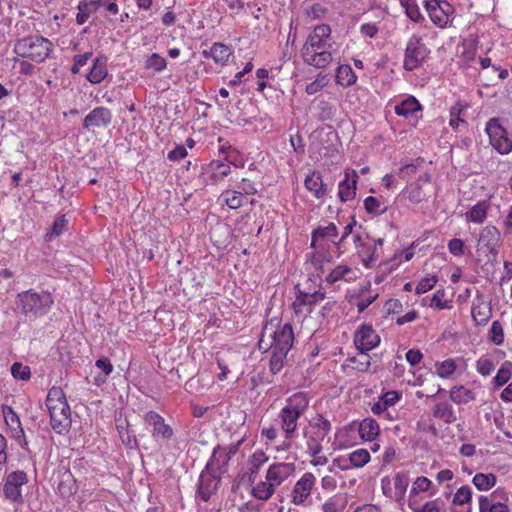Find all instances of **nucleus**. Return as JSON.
Segmentation results:
<instances>
[{"label": "nucleus", "mask_w": 512, "mask_h": 512, "mask_svg": "<svg viewBox=\"0 0 512 512\" xmlns=\"http://www.w3.org/2000/svg\"><path fill=\"white\" fill-rule=\"evenodd\" d=\"M409 485V477L407 473L400 472L397 473L394 477V487L395 490L401 494H404Z\"/></svg>", "instance_id": "56"}, {"label": "nucleus", "mask_w": 512, "mask_h": 512, "mask_svg": "<svg viewBox=\"0 0 512 512\" xmlns=\"http://www.w3.org/2000/svg\"><path fill=\"white\" fill-rule=\"evenodd\" d=\"M311 426L316 428L315 434L322 440H324L331 431V423L323 415L318 414L311 422Z\"/></svg>", "instance_id": "38"}, {"label": "nucleus", "mask_w": 512, "mask_h": 512, "mask_svg": "<svg viewBox=\"0 0 512 512\" xmlns=\"http://www.w3.org/2000/svg\"><path fill=\"white\" fill-rule=\"evenodd\" d=\"M472 500V490L469 486H461L455 493L453 498L454 505H465L469 504Z\"/></svg>", "instance_id": "47"}, {"label": "nucleus", "mask_w": 512, "mask_h": 512, "mask_svg": "<svg viewBox=\"0 0 512 512\" xmlns=\"http://www.w3.org/2000/svg\"><path fill=\"white\" fill-rule=\"evenodd\" d=\"M436 282L437 278L435 276L422 278L415 288L416 294L420 295L426 293L427 291L431 290L434 287Z\"/></svg>", "instance_id": "54"}, {"label": "nucleus", "mask_w": 512, "mask_h": 512, "mask_svg": "<svg viewBox=\"0 0 512 512\" xmlns=\"http://www.w3.org/2000/svg\"><path fill=\"white\" fill-rule=\"evenodd\" d=\"M473 484L480 491H486L495 486L497 477L492 473H477L474 475Z\"/></svg>", "instance_id": "33"}, {"label": "nucleus", "mask_w": 512, "mask_h": 512, "mask_svg": "<svg viewBox=\"0 0 512 512\" xmlns=\"http://www.w3.org/2000/svg\"><path fill=\"white\" fill-rule=\"evenodd\" d=\"M275 492V488L266 480L261 481L252 489V495L262 501L269 500Z\"/></svg>", "instance_id": "36"}, {"label": "nucleus", "mask_w": 512, "mask_h": 512, "mask_svg": "<svg viewBox=\"0 0 512 512\" xmlns=\"http://www.w3.org/2000/svg\"><path fill=\"white\" fill-rule=\"evenodd\" d=\"M112 112L103 106H99L90 111L83 120V128L88 131L96 129H105L112 122Z\"/></svg>", "instance_id": "10"}, {"label": "nucleus", "mask_w": 512, "mask_h": 512, "mask_svg": "<svg viewBox=\"0 0 512 512\" xmlns=\"http://www.w3.org/2000/svg\"><path fill=\"white\" fill-rule=\"evenodd\" d=\"M421 110V105L418 100L410 96L407 99L403 100L400 104L395 106V113L398 116L409 117L413 115L415 112Z\"/></svg>", "instance_id": "27"}, {"label": "nucleus", "mask_w": 512, "mask_h": 512, "mask_svg": "<svg viewBox=\"0 0 512 512\" xmlns=\"http://www.w3.org/2000/svg\"><path fill=\"white\" fill-rule=\"evenodd\" d=\"M15 53L34 62H43L52 51V43L42 36H29L18 40L14 46Z\"/></svg>", "instance_id": "6"}, {"label": "nucleus", "mask_w": 512, "mask_h": 512, "mask_svg": "<svg viewBox=\"0 0 512 512\" xmlns=\"http://www.w3.org/2000/svg\"><path fill=\"white\" fill-rule=\"evenodd\" d=\"M309 303L307 302L305 297L303 296V292L300 291L299 294L296 296L295 301L292 304V307L294 309V312L299 314H308L306 312V309L309 308Z\"/></svg>", "instance_id": "58"}, {"label": "nucleus", "mask_w": 512, "mask_h": 512, "mask_svg": "<svg viewBox=\"0 0 512 512\" xmlns=\"http://www.w3.org/2000/svg\"><path fill=\"white\" fill-rule=\"evenodd\" d=\"M315 482L316 477L312 473H304L292 489L291 502L294 505H305L311 495Z\"/></svg>", "instance_id": "9"}, {"label": "nucleus", "mask_w": 512, "mask_h": 512, "mask_svg": "<svg viewBox=\"0 0 512 512\" xmlns=\"http://www.w3.org/2000/svg\"><path fill=\"white\" fill-rule=\"evenodd\" d=\"M107 73L106 58L97 57L93 61V66L87 75V79L92 84H99L105 79Z\"/></svg>", "instance_id": "23"}, {"label": "nucleus", "mask_w": 512, "mask_h": 512, "mask_svg": "<svg viewBox=\"0 0 512 512\" xmlns=\"http://www.w3.org/2000/svg\"><path fill=\"white\" fill-rule=\"evenodd\" d=\"M68 224V220L66 219L65 215L59 216L54 221V224L52 226L51 234L49 236V240L52 239V237H57L61 235L65 229V227Z\"/></svg>", "instance_id": "59"}, {"label": "nucleus", "mask_w": 512, "mask_h": 512, "mask_svg": "<svg viewBox=\"0 0 512 512\" xmlns=\"http://www.w3.org/2000/svg\"><path fill=\"white\" fill-rule=\"evenodd\" d=\"M455 370H456V364H455L454 360L449 359V360L443 361L439 365V367L437 369V374L441 378H448L455 372Z\"/></svg>", "instance_id": "52"}, {"label": "nucleus", "mask_w": 512, "mask_h": 512, "mask_svg": "<svg viewBox=\"0 0 512 512\" xmlns=\"http://www.w3.org/2000/svg\"><path fill=\"white\" fill-rule=\"evenodd\" d=\"M322 441L323 440L320 439L316 434H315V436H311L307 439V450H308V453L312 457H315L321 453V451H322L321 442Z\"/></svg>", "instance_id": "55"}, {"label": "nucleus", "mask_w": 512, "mask_h": 512, "mask_svg": "<svg viewBox=\"0 0 512 512\" xmlns=\"http://www.w3.org/2000/svg\"><path fill=\"white\" fill-rule=\"evenodd\" d=\"M433 416L437 419H442L447 424H452L456 421L452 406L447 402L437 403L433 408Z\"/></svg>", "instance_id": "30"}, {"label": "nucleus", "mask_w": 512, "mask_h": 512, "mask_svg": "<svg viewBox=\"0 0 512 512\" xmlns=\"http://www.w3.org/2000/svg\"><path fill=\"white\" fill-rule=\"evenodd\" d=\"M486 132L492 147L500 154L506 155L512 151V138L502 126L499 119L491 118L486 124Z\"/></svg>", "instance_id": "7"}, {"label": "nucleus", "mask_w": 512, "mask_h": 512, "mask_svg": "<svg viewBox=\"0 0 512 512\" xmlns=\"http://www.w3.org/2000/svg\"><path fill=\"white\" fill-rule=\"evenodd\" d=\"M267 460L268 457L263 451L254 452L248 460L247 470L240 475V479L242 481H247L250 484L254 483L259 469L267 462Z\"/></svg>", "instance_id": "19"}, {"label": "nucleus", "mask_w": 512, "mask_h": 512, "mask_svg": "<svg viewBox=\"0 0 512 512\" xmlns=\"http://www.w3.org/2000/svg\"><path fill=\"white\" fill-rule=\"evenodd\" d=\"M370 460V454L366 449H357L350 453L349 462L353 467H363Z\"/></svg>", "instance_id": "42"}, {"label": "nucleus", "mask_w": 512, "mask_h": 512, "mask_svg": "<svg viewBox=\"0 0 512 512\" xmlns=\"http://www.w3.org/2000/svg\"><path fill=\"white\" fill-rule=\"evenodd\" d=\"M331 32L329 25L320 24L308 35L301 50L302 58L306 64L316 68H325L332 62L333 56L330 51L332 44L328 43Z\"/></svg>", "instance_id": "1"}, {"label": "nucleus", "mask_w": 512, "mask_h": 512, "mask_svg": "<svg viewBox=\"0 0 512 512\" xmlns=\"http://www.w3.org/2000/svg\"><path fill=\"white\" fill-rule=\"evenodd\" d=\"M488 207L487 201H480L466 213V218L474 223H482L487 216Z\"/></svg>", "instance_id": "32"}, {"label": "nucleus", "mask_w": 512, "mask_h": 512, "mask_svg": "<svg viewBox=\"0 0 512 512\" xmlns=\"http://www.w3.org/2000/svg\"><path fill=\"white\" fill-rule=\"evenodd\" d=\"M303 296L305 297L307 302L309 303V308L306 309L307 313H311L313 310V306L320 300L325 298V292L318 290L313 293H305L303 292Z\"/></svg>", "instance_id": "60"}, {"label": "nucleus", "mask_w": 512, "mask_h": 512, "mask_svg": "<svg viewBox=\"0 0 512 512\" xmlns=\"http://www.w3.org/2000/svg\"><path fill=\"white\" fill-rule=\"evenodd\" d=\"M424 160L421 158H418L415 163H409L401 167L398 171V175L400 178L406 179L410 177L411 175L415 174L417 171V164L423 163Z\"/></svg>", "instance_id": "62"}, {"label": "nucleus", "mask_w": 512, "mask_h": 512, "mask_svg": "<svg viewBox=\"0 0 512 512\" xmlns=\"http://www.w3.org/2000/svg\"><path fill=\"white\" fill-rule=\"evenodd\" d=\"M229 461L230 459L227 456L226 448L218 445L214 448L212 456L208 461L205 470L209 473L212 472L213 474L215 473L221 476V474L227 471Z\"/></svg>", "instance_id": "17"}, {"label": "nucleus", "mask_w": 512, "mask_h": 512, "mask_svg": "<svg viewBox=\"0 0 512 512\" xmlns=\"http://www.w3.org/2000/svg\"><path fill=\"white\" fill-rule=\"evenodd\" d=\"M354 343L361 353H366L380 343V336L371 325H362L355 333Z\"/></svg>", "instance_id": "14"}, {"label": "nucleus", "mask_w": 512, "mask_h": 512, "mask_svg": "<svg viewBox=\"0 0 512 512\" xmlns=\"http://www.w3.org/2000/svg\"><path fill=\"white\" fill-rule=\"evenodd\" d=\"M293 472L294 465L292 463H275L268 468L266 473V480L273 486V488L276 489Z\"/></svg>", "instance_id": "16"}, {"label": "nucleus", "mask_w": 512, "mask_h": 512, "mask_svg": "<svg viewBox=\"0 0 512 512\" xmlns=\"http://www.w3.org/2000/svg\"><path fill=\"white\" fill-rule=\"evenodd\" d=\"M364 208L367 213L381 215L387 211V205L377 197L369 196L364 200Z\"/></svg>", "instance_id": "37"}, {"label": "nucleus", "mask_w": 512, "mask_h": 512, "mask_svg": "<svg viewBox=\"0 0 512 512\" xmlns=\"http://www.w3.org/2000/svg\"><path fill=\"white\" fill-rule=\"evenodd\" d=\"M320 238L330 237L335 238L338 236V229L334 223H329L327 226H319L314 229V236Z\"/></svg>", "instance_id": "51"}, {"label": "nucleus", "mask_w": 512, "mask_h": 512, "mask_svg": "<svg viewBox=\"0 0 512 512\" xmlns=\"http://www.w3.org/2000/svg\"><path fill=\"white\" fill-rule=\"evenodd\" d=\"M224 201L231 209H237L242 206V194L238 191L227 190L221 195Z\"/></svg>", "instance_id": "48"}, {"label": "nucleus", "mask_w": 512, "mask_h": 512, "mask_svg": "<svg viewBox=\"0 0 512 512\" xmlns=\"http://www.w3.org/2000/svg\"><path fill=\"white\" fill-rule=\"evenodd\" d=\"M357 173L352 170L345 171V179L339 183L338 196L342 202L352 200L356 195Z\"/></svg>", "instance_id": "20"}, {"label": "nucleus", "mask_w": 512, "mask_h": 512, "mask_svg": "<svg viewBox=\"0 0 512 512\" xmlns=\"http://www.w3.org/2000/svg\"><path fill=\"white\" fill-rule=\"evenodd\" d=\"M145 424L152 428V436L155 440L171 439L173 429L165 423L164 418L155 411H149L144 416Z\"/></svg>", "instance_id": "13"}, {"label": "nucleus", "mask_w": 512, "mask_h": 512, "mask_svg": "<svg viewBox=\"0 0 512 512\" xmlns=\"http://www.w3.org/2000/svg\"><path fill=\"white\" fill-rule=\"evenodd\" d=\"M343 507L339 504L336 498H329L323 505V512H342Z\"/></svg>", "instance_id": "64"}, {"label": "nucleus", "mask_w": 512, "mask_h": 512, "mask_svg": "<svg viewBox=\"0 0 512 512\" xmlns=\"http://www.w3.org/2000/svg\"><path fill=\"white\" fill-rule=\"evenodd\" d=\"M327 84L326 76H319L315 81L306 86V92L313 95L319 92Z\"/></svg>", "instance_id": "63"}, {"label": "nucleus", "mask_w": 512, "mask_h": 512, "mask_svg": "<svg viewBox=\"0 0 512 512\" xmlns=\"http://www.w3.org/2000/svg\"><path fill=\"white\" fill-rule=\"evenodd\" d=\"M220 481L221 477L218 474L204 470L199 477L197 491L201 499L208 501L212 493L217 490Z\"/></svg>", "instance_id": "18"}, {"label": "nucleus", "mask_w": 512, "mask_h": 512, "mask_svg": "<svg viewBox=\"0 0 512 512\" xmlns=\"http://www.w3.org/2000/svg\"><path fill=\"white\" fill-rule=\"evenodd\" d=\"M231 172L228 162L222 160H212L202 173V182L206 185H215L221 182Z\"/></svg>", "instance_id": "12"}, {"label": "nucleus", "mask_w": 512, "mask_h": 512, "mask_svg": "<svg viewBox=\"0 0 512 512\" xmlns=\"http://www.w3.org/2000/svg\"><path fill=\"white\" fill-rule=\"evenodd\" d=\"M355 248L358 256L361 258L363 265L367 268L376 261L377 255L375 254V246L372 245L368 235L365 237L355 234L353 236Z\"/></svg>", "instance_id": "15"}, {"label": "nucleus", "mask_w": 512, "mask_h": 512, "mask_svg": "<svg viewBox=\"0 0 512 512\" xmlns=\"http://www.w3.org/2000/svg\"><path fill=\"white\" fill-rule=\"evenodd\" d=\"M117 430L122 443L128 448L138 447L136 436L132 431L129 430V423L127 420L118 421Z\"/></svg>", "instance_id": "28"}, {"label": "nucleus", "mask_w": 512, "mask_h": 512, "mask_svg": "<svg viewBox=\"0 0 512 512\" xmlns=\"http://www.w3.org/2000/svg\"><path fill=\"white\" fill-rule=\"evenodd\" d=\"M54 304V297L49 291L40 292L28 289L17 294L15 299V310L25 317L34 321L50 312Z\"/></svg>", "instance_id": "2"}, {"label": "nucleus", "mask_w": 512, "mask_h": 512, "mask_svg": "<svg viewBox=\"0 0 512 512\" xmlns=\"http://www.w3.org/2000/svg\"><path fill=\"white\" fill-rule=\"evenodd\" d=\"M471 314L478 325H485L491 317V308L483 301L473 302Z\"/></svg>", "instance_id": "26"}, {"label": "nucleus", "mask_w": 512, "mask_h": 512, "mask_svg": "<svg viewBox=\"0 0 512 512\" xmlns=\"http://www.w3.org/2000/svg\"><path fill=\"white\" fill-rule=\"evenodd\" d=\"M10 371L12 376L17 380L28 381L31 378L30 367L20 362L13 363Z\"/></svg>", "instance_id": "45"}, {"label": "nucleus", "mask_w": 512, "mask_h": 512, "mask_svg": "<svg viewBox=\"0 0 512 512\" xmlns=\"http://www.w3.org/2000/svg\"><path fill=\"white\" fill-rule=\"evenodd\" d=\"M307 190L312 192L318 199L323 198L327 192V184L323 182L322 175L318 171H312L308 174L304 181Z\"/></svg>", "instance_id": "21"}, {"label": "nucleus", "mask_w": 512, "mask_h": 512, "mask_svg": "<svg viewBox=\"0 0 512 512\" xmlns=\"http://www.w3.org/2000/svg\"><path fill=\"white\" fill-rule=\"evenodd\" d=\"M428 491H431L430 495H434L437 489L435 488L430 479H428L425 476H419L415 479V481L412 484L408 500L418 499L419 493Z\"/></svg>", "instance_id": "24"}, {"label": "nucleus", "mask_w": 512, "mask_h": 512, "mask_svg": "<svg viewBox=\"0 0 512 512\" xmlns=\"http://www.w3.org/2000/svg\"><path fill=\"white\" fill-rule=\"evenodd\" d=\"M500 232L495 226H486L479 237V245L486 247L490 252L494 251L500 242Z\"/></svg>", "instance_id": "22"}, {"label": "nucleus", "mask_w": 512, "mask_h": 512, "mask_svg": "<svg viewBox=\"0 0 512 512\" xmlns=\"http://www.w3.org/2000/svg\"><path fill=\"white\" fill-rule=\"evenodd\" d=\"M408 199L413 203H420L426 198V193L423 191L419 182H413L406 188Z\"/></svg>", "instance_id": "44"}, {"label": "nucleus", "mask_w": 512, "mask_h": 512, "mask_svg": "<svg viewBox=\"0 0 512 512\" xmlns=\"http://www.w3.org/2000/svg\"><path fill=\"white\" fill-rule=\"evenodd\" d=\"M269 370L272 374H278L285 365L289 351L270 350Z\"/></svg>", "instance_id": "34"}, {"label": "nucleus", "mask_w": 512, "mask_h": 512, "mask_svg": "<svg viewBox=\"0 0 512 512\" xmlns=\"http://www.w3.org/2000/svg\"><path fill=\"white\" fill-rule=\"evenodd\" d=\"M401 5L412 21L418 22L422 19L416 0H401Z\"/></svg>", "instance_id": "46"}, {"label": "nucleus", "mask_w": 512, "mask_h": 512, "mask_svg": "<svg viewBox=\"0 0 512 512\" xmlns=\"http://www.w3.org/2000/svg\"><path fill=\"white\" fill-rule=\"evenodd\" d=\"M28 482L27 474L23 471H14L10 473L3 487L6 498L14 501H22L21 488Z\"/></svg>", "instance_id": "11"}, {"label": "nucleus", "mask_w": 512, "mask_h": 512, "mask_svg": "<svg viewBox=\"0 0 512 512\" xmlns=\"http://www.w3.org/2000/svg\"><path fill=\"white\" fill-rule=\"evenodd\" d=\"M319 109L320 113L318 115V118L321 121L331 120L334 116V110L332 105L329 102L321 101L319 103Z\"/></svg>", "instance_id": "61"}, {"label": "nucleus", "mask_w": 512, "mask_h": 512, "mask_svg": "<svg viewBox=\"0 0 512 512\" xmlns=\"http://www.w3.org/2000/svg\"><path fill=\"white\" fill-rule=\"evenodd\" d=\"M466 109L467 106L460 102H457L454 106L451 107L449 124L453 129L458 128L460 123L465 122L462 116Z\"/></svg>", "instance_id": "40"}, {"label": "nucleus", "mask_w": 512, "mask_h": 512, "mask_svg": "<svg viewBox=\"0 0 512 512\" xmlns=\"http://www.w3.org/2000/svg\"><path fill=\"white\" fill-rule=\"evenodd\" d=\"M3 415L9 429L20 428L21 421L17 413L10 406H3Z\"/></svg>", "instance_id": "49"}, {"label": "nucleus", "mask_w": 512, "mask_h": 512, "mask_svg": "<svg viewBox=\"0 0 512 512\" xmlns=\"http://www.w3.org/2000/svg\"><path fill=\"white\" fill-rule=\"evenodd\" d=\"M476 368L481 375L488 376L494 370V363L489 358H480L476 363Z\"/></svg>", "instance_id": "57"}, {"label": "nucleus", "mask_w": 512, "mask_h": 512, "mask_svg": "<svg viewBox=\"0 0 512 512\" xmlns=\"http://www.w3.org/2000/svg\"><path fill=\"white\" fill-rule=\"evenodd\" d=\"M336 82L343 86L349 87L356 82V75L350 65H340L336 70Z\"/></svg>", "instance_id": "29"}, {"label": "nucleus", "mask_w": 512, "mask_h": 512, "mask_svg": "<svg viewBox=\"0 0 512 512\" xmlns=\"http://www.w3.org/2000/svg\"><path fill=\"white\" fill-rule=\"evenodd\" d=\"M488 340L495 345H501L504 342V331L499 321H494L488 332Z\"/></svg>", "instance_id": "43"}, {"label": "nucleus", "mask_w": 512, "mask_h": 512, "mask_svg": "<svg viewBox=\"0 0 512 512\" xmlns=\"http://www.w3.org/2000/svg\"><path fill=\"white\" fill-rule=\"evenodd\" d=\"M310 396L306 392H297L288 397L278 415L286 439H293L297 431V422L309 406Z\"/></svg>", "instance_id": "4"}, {"label": "nucleus", "mask_w": 512, "mask_h": 512, "mask_svg": "<svg viewBox=\"0 0 512 512\" xmlns=\"http://www.w3.org/2000/svg\"><path fill=\"white\" fill-rule=\"evenodd\" d=\"M166 66H167L166 59L157 53H153L146 60V68L153 69L154 71H157V72L164 70L166 68Z\"/></svg>", "instance_id": "50"}, {"label": "nucleus", "mask_w": 512, "mask_h": 512, "mask_svg": "<svg viewBox=\"0 0 512 512\" xmlns=\"http://www.w3.org/2000/svg\"><path fill=\"white\" fill-rule=\"evenodd\" d=\"M428 52L429 51L422 39L413 35L409 39L405 49L404 69L407 71H413L418 68L427 57Z\"/></svg>", "instance_id": "8"}, {"label": "nucleus", "mask_w": 512, "mask_h": 512, "mask_svg": "<svg viewBox=\"0 0 512 512\" xmlns=\"http://www.w3.org/2000/svg\"><path fill=\"white\" fill-rule=\"evenodd\" d=\"M512 375V363L510 361H505L500 369L497 371L496 376L494 377V383L496 386L505 385L511 378Z\"/></svg>", "instance_id": "41"}, {"label": "nucleus", "mask_w": 512, "mask_h": 512, "mask_svg": "<svg viewBox=\"0 0 512 512\" xmlns=\"http://www.w3.org/2000/svg\"><path fill=\"white\" fill-rule=\"evenodd\" d=\"M204 55L207 56L208 53L205 51ZM209 55L216 63L225 64L228 61L231 52L228 46L222 43H214L210 48Z\"/></svg>", "instance_id": "31"}, {"label": "nucleus", "mask_w": 512, "mask_h": 512, "mask_svg": "<svg viewBox=\"0 0 512 512\" xmlns=\"http://www.w3.org/2000/svg\"><path fill=\"white\" fill-rule=\"evenodd\" d=\"M380 432L377 421L373 418H365L359 424V435L366 441H373Z\"/></svg>", "instance_id": "25"}, {"label": "nucleus", "mask_w": 512, "mask_h": 512, "mask_svg": "<svg viewBox=\"0 0 512 512\" xmlns=\"http://www.w3.org/2000/svg\"><path fill=\"white\" fill-rule=\"evenodd\" d=\"M46 406L52 429L58 434L68 432L71 427V411L65 393L60 387L53 386L49 390Z\"/></svg>", "instance_id": "5"}, {"label": "nucleus", "mask_w": 512, "mask_h": 512, "mask_svg": "<svg viewBox=\"0 0 512 512\" xmlns=\"http://www.w3.org/2000/svg\"><path fill=\"white\" fill-rule=\"evenodd\" d=\"M408 506L412 512H440L438 500H431L422 505L418 499H411L408 500Z\"/></svg>", "instance_id": "35"}, {"label": "nucleus", "mask_w": 512, "mask_h": 512, "mask_svg": "<svg viewBox=\"0 0 512 512\" xmlns=\"http://www.w3.org/2000/svg\"><path fill=\"white\" fill-rule=\"evenodd\" d=\"M450 399L456 404H462L474 400V396L464 386H454L450 391Z\"/></svg>", "instance_id": "39"}, {"label": "nucleus", "mask_w": 512, "mask_h": 512, "mask_svg": "<svg viewBox=\"0 0 512 512\" xmlns=\"http://www.w3.org/2000/svg\"><path fill=\"white\" fill-rule=\"evenodd\" d=\"M294 342V333L291 324H280L277 319L267 322L263 328L258 342L259 350L290 351Z\"/></svg>", "instance_id": "3"}, {"label": "nucleus", "mask_w": 512, "mask_h": 512, "mask_svg": "<svg viewBox=\"0 0 512 512\" xmlns=\"http://www.w3.org/2000/svg\"><path fill=\"white\" fill-rule=\"evenodd\" d=\"M349 272L350 268L348 266H337L326 276V281L329 284H334L335 282L342 279Z\"/></svg>", "instance_id": "53"}]
</instances>
